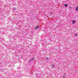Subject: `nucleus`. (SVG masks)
Here are the masks:
<instances>
[{"instance_id": "obj_7", "label": "nucleus", "mask_w": 78, "mask_h": 78, "mask_svg": "<svg viewBox=\"0 0 78 78\" xmlns=\"http://www.w3.org/2000/svg\"><path fill=\"white\" fill-rule=\"evenodd\" d=\"M75 36H78V34H75Z\"/></svg>"}, {"instance_id": "obj_4", "label": "nucleus", "mask_w": 78, "mask_h": 78, "mask_svg": "<svg viewBox=\"0 0 78 78\" xmlns=\"http://www.w3.org/2000/svg\"><path fill=\"white\" fill-rule=\"evenodd\" d=\"M34 58H33L31 59V61H33V60H34Z\"/></svg>"}, {"instance_id": "obj_5", "label": "nucleus", "mask_w": 78, "mask_h": 78, "mask_svg": "<svg viewBox=\"0 0 78 78\" xmlns=\"http://www.w3.org/2000/svg\"><path fill=\"white\" fill-rule=\"evenodd\" d=\"M65 6L66 7V6H67L68 5H67V4H65Z\"/></svg>"}, {"instance_id": "obj_2", "label": "nucleus", "mask_w": 78, "mask_h": 78, "mask_svg": "<svg viewBox=\"0 0 78 78\" xmlns=\"http://www.w3.org/2000/svg\"><path fill=\"white\" fill-rule=\"evenodd\" d=\"M76 11H78V7H77L76 8Z\"/></svg>"}, {"instance_id": "obj_1", "label": "nucleus", "mask_w": 78, "mask_h": 78, "mask_svg": "<svg viewBox=\"0 0 78 78\" xmlns=\"http://www.w3.org/2000/svg\"><path fill=\"white\" fill-rule=\"evenodd\" d=\"M39 26H37V27H36L35 28V29H37V28H39Z\"/></svg>"}, {"instance_id": "obj_10", "label": "nucleus", "mask_w": 78, "mask_h": 78, "mask_svg": "<svg viewBox=\"0 0 78 78\" xmlns=\"http://www.w3.org/2000/svg\"><path fill=\"white\" fill-rule=\"evenodd\" d=\"M63 77V78H65V76H64Z\"/></svg>"}, {"instance_id": "obj_8", "label": "nucleus", "mask_w": 78, "mask_h": 78, "mask_svg": "<svg viewBox=\"0 0 78 78\" xmlns=\"http://www.w3.org/2000/svg\"><path fill=\"white\" fill-rule=\"evenodd\" d=\"M31 60L29 61V62H31Z\"/></svg>"}, {"instance_id": "obj_6", "label": "nucleus", "mask_w": 78, "mask_h": 78, "mask_svg": "<svg viewBox=\"0 0 78 78\" xmlns=\"http://www.w3.org/2000/svg\"><path fill=\"white\" fill-rule=\"evenodd\" d=\"M52 66L53 67H55V65H53Z\"/></svg>"}, {"instance_id": "obj_3", "label": "nucleus", "mask_w": 78, "mask_h": 78, "mask_svg": "<svg viewBox=\"0 0 78 78\" xmlns=\"http://www.w3.org/2000/svg\"><path fill=\"white\" fill-rule=\"evenodd\" d=\"M75 23V21H73V24H74V23Z\"/></svg>"}, {"instance_id": "obj_9", "label": "nucleus", "mask_w": 78, "mask_h": 78, "mask_svg": "<svg viewBox=\"0 0 78 78\" xmlns=\"http://www.w3.org/2000/svg\"><path fill=\"white\" fill-rule=\"evenodd\" d=\"M46 59H48V57H47L46 58Z\"/></svg>"}]
</instances>
